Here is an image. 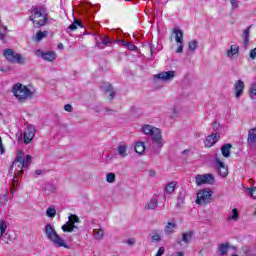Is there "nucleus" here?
<instances>
[{"label":"nucleus","instance_id":"1","mask_svg":"<svg viewBox=\"0 0 256 256\" xmlns=\"http://www.w3.org/2000/svg\"><path fill=\"white\" fill-rule=\"evenodd\" d=\"M33 157L31 155H26L23 151H18L16 158L12 162L9 173L10 175H23L24 170L31 165Z\"/></svg>","mask_w":256,"mask_h":256},{"label":"nucleus","instance_id":"2","mask_svg":"<svg viewBox=\"0 0 256 256\" xmlns=\"http://www.w3.org/2000/svg\"><path fill=\"white\" fill-rule=\"evenodd\" d=\"M142 131L145 135L151 136L152 143L155 145L153 146V153L154 155H159L163 145H165V142H163V136H161V130L149 124H145L142 126Z\"/></svg>","mask_w":256,"mask_h":256},{"label":"nucleus","instance_id":"3","mask_svg":"<svg viewBox=\"0 0 256 256\" xmlns=\"http://www.w3.org/2000/svg\"><path fill=\"white\" fill-rule=\"evenodd\" d=\"M12 93L14 97H16L18 101H20V103H25V101H27L28 99H33L34 95L31 89L21 83H16L13 85Z\"/></svg>","mask_w":256,"mask_h":256},{"label":"nucleus","instance_id":"4","mask_svg":"<svg viewBox=\"0 0 256 256\" xmlns=\"http://www.w3.org/2000/svg\"><path fill=\"white\" fill-rule=\"evenodd\" d=\"M29 20L32 21L34 27L36 29H39L41 27H44V25H47V13H45V10L43 8H32V15L29 16Z\"/></svg>","mask_w":256,"mask_h":256},{"label":"nucleus","instance_id":"5","mask_svg":"<svg viewBox=\"0 0 256 256\" xmlns=\"http://www.w3.org/2000/svg\"><path fill=\"white\" fill-rule=\"evenodd\" d=\"M44 233L49 241H52L54 245H57L58 247H65L67 248L65 244V240L57 234V231L53 229V226L51 224H46Z\"/></svg>","mask_w":256,"mask_h":256},{"label":"nucleus","instance_id":"6","mask_svg":"<svg viewBox=\"0 0 256 256\" xmlns=\"http://www.w3.org/2000/svg\"><path fill=\"white\" fill-rule=\"evenodd\" d=\"M3 55L8 63H18L19 65H25V60L23 56H21V54L15 52L11 48L5 49Z\"/></svg>","mask_w":256,"mask_h":256},{"label":"nucleus","instance_id":"7","mask_svg":"<svg viewBox=\"0 0 256 256\" xmlns=\"http://www.w3.org/2000/svg\"><path fill=\"white\" fill-rule=\"evenodd\" d=\"M213 201V191L210 189H204L198 192L196 203L197 205H207Z\"/></svg>","mask_w":256,"mask_h":256},{"label":"nucleus","instance_id":"8","mask_svg":"<svg viewBox=\"0 0 256 256\" xmlns=\"http://www.w3.org/2000/svg\"><path fill=\"white\" fill-rule=\"evenodd\" d=\"M69 221L66 222L63 226H62V231L64 233H73V231H75V229H77V227L75 226V223H80L81 219H79V216L75 215V214H71L68 217Z\"/></svg>","mask_w":256,"mask_h":256},{"label":"nucleus","instance_id":"9","mask_svg":"<svg viewBox=\"0 0 256 256\" xmlns=\"http://www.w3.org/2000/svg\"><path fill=\"white\" fill-rule=\"evenodd\" d=\"M196 185H213L215 183V177L213 174H202L195 177Z\"/></svg>","mask_w":256,"mask_h":256},{"label":"nucleus","instance_id":"10","mask_svg":"<svg viewBox=\"0 0 256 256\" xmlns=\"http://www.w3.org/2000/svg\"><path fill=\"white\" fill-rule=\"evenodd\" d=\"M193 235H195V232L193 230H189L187 232H183L182 233V237L178 238L176 240V243L178 245H183V243L185 245H189V243H191V241H193Z\"/></svg>","mask_w":256,"mask_h":256},{"label":"nucleus","instance_id":"11","mask_svg":"<svg viewBox=\"0 0 256 256\" xmlns=\"http://www.w3.org/2000/svg\"><path fill=\"white\" fill-rule=\"evenodd\" d=\"M173 33L175 34V41L178 43L176 53H183V30L176 28Z\"/></svg>","mask_w":256,"mask_h":256},{"label":"nucleus","instance_id":"12","mask_svg":"<svg viewBox=\"0 0 256 256\" xmlns=\"http://www.w3.org/2000/svg\"><path fill=\"white\" fill-rule=\"evenodd\" d=\"M35 126H27L24 130V143L29 145L33 138L35 137Z\"/></svg>","mask_w":256,"mask_h":256},{"label":"nucleus","instance_id":"13","mask_svg":"<svg viewBox=\"0 0 256 256\" xmlns=\"http://www.w3.org/2000/svg\"><path fill=\"white\" fill-rule=\"evenodd\" d=\"M36 55L37 57H42L44 61H48V62H53L55 61V59H57V56L53 51L43 52L42 50H37Z\"/></svg>","mask_w":256,"mask_h":256},{"label":"nucleus","instance_id":"14","mask_svg":"<svg viewBox=\"0 0 256 256\" xmlns=\"http://www.w3.org/2000/svg\"><path fill=\"white\" fill-rule=\"evenodd\" d=\"M229 249H235V246H231L229 242L218 244L217 251L219 256H225L229 253Z\"/></svg>","mask_w":256,"mask_h":256},{"label":"nucleus","instance_id":"15","mask_svg":"<svg viewBox=\"0 0 256 256\" xmlns=\"http://www.w3.org/2000/svg\"><path fill=\"white\" fill-rule=\"evenodd\" d=\"M175 77V71L160 72L154 75V79H160V81H171Z\"/></svg>","mask_w":256,"mask_h":256},{"label":"nucleus","instance_id":"16","mask_svg":"<svg viewBox=\"0 0 256 256\" xmlns=\"http://www.w3.org/2000/svg\"><path fill=\"white\" fill-rule=\"evenodd\" d=\"M234 90H235V98L239 99L241 95H243V91H245V82H243V80H237L234 83Z\"/></svg>","mask_w":256,"mask_h":256},{"label":"nucleus","instance_id":"17","mask_svg":"<svg viewBox=\"0 0 256 256\" xmlns=\"http://www.w3.org/2000/svg\"><path fill=\"white\" fill-rule=\"evenodd\" d=\"M256 144V127L248 131L247 145L250 149H253Z\"/></svg>","mask_w":256,"mask_h":256},{"label":"nucleus","instance_id":"18","mask_svg":"<svg viewBox=\"0 0 256 256\" xmlns=\"http://www.w3.org/2000/svg\"><path fill=\"white\" fill-rule=\"evenodd\" d=\"M220 135L219 132H216L215 134H211L209 136L206 137L205 140V147H213L215 145V143H217V141H219L220 139Z\"/></svg>","mask_w":256,"mask_h":256},{"label":"nucleus","instance_id":"19","mask_svg":"<svg viewBox=\"0 0 256 256\" xmlns=\"http://www.w3.org/2000/svg\"><path fill=\"white\" fill-rule=\"evenodd\" d=\"M111 43H113V40L107 36H104L102 38V42H99L96 38V47L98 49H105V47H111Z\"/></svg>","mask_w":256,"mask_h":256},{"label":"nucleus","instance_id":"20","mask_svg":"<svg viewBox=\"0 0 256 256\" xmlns=\"http://www.w3.org/2000/svg\"><path fill=\"white\" fill-rule=\"evenodd\" d=\"M177 228V223L175 221L167 222L164 227L165 235H173L175 233V229Z\"/></svg>","mask_w":256,"mask_h":256},{"label":"nucleus","instance_id":"21","mask_svg":"<svg viewBox=\"0 0 256 256\" xmlns=\"http://www.w3.org/2000/svg\"><path fill=\"white\" fill-rule=\"evenodd\" d=\"M233 147V145H231L230 143L224 144L221 148L220 151L223 155V157H225L226 159H229V157H231V148Z\"/></svg>","mask_w":256,"mask_h":256},{"label":"nucleus","instance_id":"22","mask_svg":"<svg viewBox=\"0 0 256 256\" xmlns=\"http://www.w3.org/2000/svg\"><path fill=\"white\" fill-rule=\"evenodd\" d=\"M159 205V199L157 197L151 198L150 201L145 205L146 211L157 209Z\"/></svg>","mask_w":256,"mask_h":256},{"label":"nucleus","instance_id":"23","mask_svg":"<svg viewBox=\"0 0 256 256\" xmlns=\"http://www.w3.org/2000/svg\"><path fill=\"white\" fill-rule=\"evenodd\" d=\"M47 35H49L48 31H38L34 37V41H36V43H39L40 41L45 39Z\"/></svg>","mask_w":256,"mask_h":256},{"label":"nucleus","instance_id":"24","mask_svg":"<svg viewBox=\"0 0 256 256\" xmlns=\"http://www.w3.org/2000/svg\"><path fill=\"white\" fill-rule=\"evenodd\" d=\"M105 93L108 95V99L113 100L115 99V90H113V86L111 84L105 87Z\"/></svg>","mask_w":256,"mask_h":256},{"label":"nucleus","instance_id":"25","mask_svg":"<svg viewBox=\"0 0 256 256\" xmlns=\"http://www.w3.org/2000/svg\"><path fill=\"white\" fill-rule=\"evenodd\" d=\"M250 33H251V26L247 27L243 32V41H244L245 47H247V45H249Z\"/></svg>","mask_w":256,"mask_h":256},{"label":"nucleus","instance_id":"26","mask_svg":"<svg viewBox=\"0 0 256 256\" xmlns=\"http://www.w3.org/2000/svg\"><path fill=\"white\" fill-rule=\"evenodd\" d=\"M118 155L122 158L127 157V145L122 144L117 147Z\"/></svg>","mask_w":256,"mask_h":256},{"label":"nucleus","instance_id":"27","mask_svg":"<svg viewBox=\"0 0 256 256\" xmlns=\"http://www.w3.org/2000/svg\"><path fill=\"white\" fill-rule=\"evenodd\" d=\"M227 221H239V210L237 208L232 209V215L227 217Z\"/></svg>","mask_w":256,"mask_h":256},{"label":"nucleus","instance_id":"28","mask_svg":"<svg viewBox=\"0 0 256 256\" xmlns=\"http://www.w3.org/2000/svg\"><path fill=\"white\" fill-rule=\"evenodd\" d=\"M135 152L138 153L139 155H141L142 153L145 152V143L143 142H137L135 147Z\"/></svg>","mask_w":256,"mask_h":256},{"label":"nucleus","instance_id":"29","mask_svg":"<svg viewBox=\"0 0 256 256\" xmlns=\"http://www.w3.org/2000/svg\"><path fill=\"white\" fill-rule=\"evenodd\" d=\"M177 186V183L175 181H172L166 185L165 191L168 195H171L175 191V187Z\"/></svg>","mask_w":256,"mask_h":256},{"label":"nucleus","instance_id":"30","mask_svg":"<svg viewBox=\"0 0 256 256\" xmlns=\"http://www.w3.org/2000/svg\"><path fill=\"white\" fill-rule=\"evenodd\" d=\"M183 205H185V195H183V193H180L177 197L176 208L181 209Z\"/></svg>","mask_w":256,"mask_h":256},{"label":"nucleus","instance_id":"31","mask_svg":"<svg viewBox=\"0 0 256 256\" xmlns=\"http://www.w3.org/2000/svg\"><path fill=\"white\" fill-rule=\"evenodd\" d=\"M239 53V46L234 45L231 46L230 49L227 51V57H233L234 55H237Z\"/></svg>","mask_w":256,"mask_h":256},{"label":"nucleus","instance_id":"32","mask_svg":"<svg viewBox=\"0 0 256 256\" xmlns=\"http://www.w3.org/2000/svg\"><path fill=\"white\" fill-rule=\"evenodd\" d=\"M93 235H94L95 239H97L98 241H101V239H103L105 233H104L103 229H95V230H93Z\"/></svg>","mask_w":256,"mask_h":256},{"label":"nucleus","instance_id":"33","mask_svg":"<svg viewBox=\"0 0 256 256\" xmlns=\"http://www.w3.org/2000/svg\"><path fill=\"white\" fill-rule=\"evenodd\" d=\"M5 231H7V223L5 220L0 221V239L5 235Z\"/></svg>","mask_w":256,"mask_h":256},{"label":"nucleus","instance_id":"34","mask_svg":"<svg viewBox=\"0 0 256 256\" xmlns=\"http://www.w3.org/2000/svg\"><path fill=\"white\" fill-rule=\"evenodd\" d=\"M218 173L220 176L225 178L229 175V168L227 166H224L223 168H219Z\"/></svg>","mask_w":256,"mask_h":256},{"label":"nucleus","instance_id":"35","mask_svg":"<svg viewBox=\"0 0 256 256\" xmlns=\"http://www.w3.org/2000/svg\"><path fill=\"white\" fill-rule=\"evenodd\" d=\"M199 47V42L197 40H192L188 43V48L190 51H195Z\"/></svg>","mask_w":256,"mask_h":256},{"label":"nucleus","instance_id":"36","mask_svg":"<svg viewBox=\"0 0 256 256\" xmlns=\"http://www.w3.org/2000/svg\"><path fill=\"white\" fill-rule=\"evenodd\" d=\"M77 27H83V25L81 24V22H79V20H75L69 27L68 29L70 31H75L77 29Z\"/></svg>","mask_w":256,"mask_h":256},{"label":"nucleus","instance_id":"37","mask_svg":"<svg viewBox=\"0 0 256 256\" xmlns=\"http://www.w3.org/2000/svg\"><path fill=\"white\" fill-rule=\"evenodd\" d=\"M215 164L217 169H222L225 166V162L221 161V159H219V156H217V154L215 155Z\"/></svg>","mask_w":256,"mask_h":256},{"label":"nucleus","instance_id":"38","mask_svg":"<svg viewBox=\"0 0 256 256\" xmlns=\"http://www.w3.org/2000/svg\"><path fill=\"white\" fill-rule=\"evenodd\" d=\"M123 45H125V47H127L128 51H135V50H137V46H135L131 42L123 41Z\"/></svg>","mask_w":256,"mask_h":256},{"label":"nucleus","instance_id":"39","mask_svg":"<svg viewBox=\"0 0 256 256\" xmlns=\"http://www.w3.org/2000/svg\"><path fill=\"white\" fill-rule=\"evenodd\" d=\"M46 215L47 217L53 218L55 217V215H57V210H55V208L50 207L47 209Z\"/></svg>","mask_w":256,"mask_h":256},{"label":"nucleus","instance_id":"40","mask_svg":"<svg viewBox=\"0 0 256 256\" xmlns=\"http://www.w3.org/2000/svg\"><path fill=\"white\" fill-rule=\"evenodd\" d=\"M106 181L107 183H115V173L106 174Z\"/></svg>","mask_w":256,"mask_h":256},{"label":"nucleus","instance_id":"41","mask_svg":"<svg viewBox=\"0 0 256 256\" xmlns=\"http://www.w3.org/2000/svg\"><path fill=\"white\" fill-rule=\"evenodd\" d=\"M159 241H161V235H159V234L152 235V237H151L152 243H158Z\"/></svg>","mask_w":256,"mask_h":256},{"label":"nucleus","instance_id":"42","mask_svg":"<svg viewBox=\"0 0 256 256\" xmlns=\"http://www.w3.org/2000/svg\"><path fill=\"white\" fill-rule=\"evenodd\" d=\"M230 3L232 5V10L235 11V9H239V1L237 0H230Z\"/></svg>","mask_w":256,"mask_h":256},{"label":"nucleus","instance_id":"43","mask_svg":"<svg viewBox=\"0 0 256 256\" xmlns=\"http://www.w3.org/2000/svg\"><path fill=\"white\" fill-rule=\"evenodd\" d=\"M249 195H251V197H253L254 199H256V187H252L248 190Z\"/></svg>","mask_w":256,"mask_h":256},{"label":"nucleus","instance_id":"44","mask_svg":"<svg viewBox=\"0 0 256 256\" xmlns=\"http://www.w3.org/2000/svg\"><path fill=\"white\" fill-rule=\"evenodd\" d=\"M0 239H2V241H3L4 243H6L7 245H8L9 243H11V239H9V235H8V234H4V236H2V238H0Z\"/></svg>","mask_w":256,"mask_h":256},{"label":"nucleus","instance_id":"45","mask_svg":"<svg viewBox=\"0 0 256 256\" xmlns=\"http://www.w3.org/2000/svg\"><path fill=\"white\" fill-rule=\"evenodd\" d=\"M64 110H66L68 113H73V106H71V104H66L64 106Z\"/></svg>","mask_w":256,"mask_h":256},{"label":"nucleus","instance_id":"46","mask_svg":"<svg viewBox=\"0 0 256 256\" xmlns=\"http://www.w3.org/2000/svg\"><path fill=\"white\" fill-rule=\"evenodd\" d=\"M165 253V247H160L156 253V256H163V254Z\"/></svg>","mask_w":256,"mask_h":256},{"label":"nucleus","instance_id":"47","mask_svg":"<svg viewBox=\"0 0 256 256\" xmlns=\"http://www.w3.org/2000/svg\"><path fill=\"white\" fill-rule=\"evenodd\" d=\"M0 153L3 155L5 153V148L3 147V139L0 136Z\"/></svg>","mask_w":256,"mask_h":256},{"label":"nucleus","instance_id":"48","mask_svg":"<svg viewBox=\"0 0 256 256\" xmlns=\"http://www.w3.org/2000/svg\"><path fill=\"white\" fill-rule=\"evenodd\" d=\"M13 179H12V183L13 185H15L16 183H19V180H17V177H19V175H15V174H11Z\"/></svg>","mask_w":256,"mask_h":256},{"label":"nucleus","instance_id":"49","mask_svg":"<svg viewBox=\"0 0 256 256\" xmlns=\"http://www.w3.org/2000/svg\"><path fill=\"white\" fill-rule=\"evenodd\" d=\"M219 127H220V124L217 121H215L213 124V131H219Z\"/></svg>","mask_w":256,"mask_h":256},{"label":"nucleus","instance_id":"50","mask_svg":"<svg viewBox=\"0 0 256 256\" xmlns=\"http://www.w3.org/2000/svg\"><path fill=\"white\" fill-rule=\"evenodd\" d=\"M126 243H127V245H130V247H132L133 245H135V240H134V238H130L127 240Z\"/></svg>","mask_w":256,"mask_h":256},{"label":"nucleus","instance_id":"51","mask_svg":"<svg viewBox=\"0 0 256 256\" xmlns=\"http://www.w3.org/2000/svg\"><path fill=\"white\" fill-rule=\"evenodd\" d=\"M155 175H156L155 170H149V176L150 177H155Z\"/></svg>","mask_w":256,"mask_h":256},{"label":"nucleus","instance_id":"52","mask_svg":"<svg viewBox=\"0 0 256 256\" xmlns=\"http://www.w3.org/2000/svg\"><path fill=\"white\" fill-rule=\"evenodd\" d=\"M105 111H106V113H113V112H115V110H112V109H109V108H106Z\"/></svg>","mask_w":256,"mask_h":256},{"label":"nucleus","instance_id":"53","mask_svg":"<svg viewBox=\"0 0 256 256\" xmlns=\"http://www.w3.org/2000/svg\"><path fill=\"white\" fill-rule=\"evenodd\" d=\"M36 175H42V173H43V170H36Z\"/></svg>","mask_w":256,"mask_h":256},{"label":"nucleus","instance_id":"54","mask_svg":"<svg viewBox=\"0 0 256 256\" xmlns=\"http://www.w3.org/2000/svg\"><path fill=\"white\" fill-rule=\"evenodd\" d=\"M0 71H2V73H7V71H9V69L2 68V70H0Z\"/></svg>","mask_w":256,"mask_h":256},{"label":"nucleus","instance_id":"55","mask_svg":"<svg viewBox=\"0 0 256 256\" xmlns=\"http://www.w3.org/2000/svg\"><path fill=\"white\" fill-rule=\"evenodd\" d=\"M58 49H63V44H62V43H60V44L58 45Z\"/></svg>","mask_w":256,"mask_h":256},{"label":"nucleus","instance_id":"56","mask_svg":"<svg viewBox=\"0 0 256 256\" xmlns=\"http://www.w3.org/2000/svg\"><path fill=\"white\" fill-rule=\"evenodd\" d=\"M187 151H188V150L182 151V154H183V155H184V154H187Z\"/></svg>","mask_w":256,"mask_h":256},{"label":"nucleus","instance_id":"57","mask_svg":"<svg viewBox=\"0 0 256 256\" xmlns=\"http://www.w3.org/2000/svg\"><path fill=\"white\" fill-rule=\"evenodd\" d=\"M150 51H151V55H153V48H150Z\"/></svg>","mask_w":256,"mask_h":256},{"label":"nucleus","instance_id":"58","mask_svg":"<svg viewBox=\"0 0 256 256\" xmlns=\"http://www.w3.org/2000/svg\"><path fill=\"white\" fill-rule=\"evenodd\" d=\"M0 71H3V68L0 66Z\"/></svg>","mask_w":256,"mask_h":256}]
</instances>
